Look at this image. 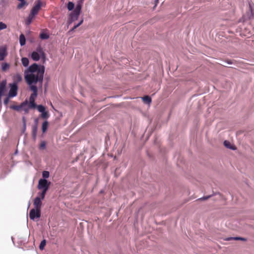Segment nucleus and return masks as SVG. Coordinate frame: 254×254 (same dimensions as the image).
I'll use <instances>...</instances> for the list:
<instances>
[{
    "label": "nucleus",
    "mask_w": 254,
    "mask_h": 254,
    "mask_svg": "<svg viewBox=\"0 0 254 254\" xmlns=\"http://www.w3.org/2000/svg\"><path fill=\"white\" fill-rule=\"evenodd\" d=\"M46 142L45 141H43L40 146H39V149H44L46 148Z\"/></svg>",
    "instance_id": "37"
},
{
    "label": "nucleus",
    "mask_w": 254,
    "mask_h": 254,
    "mask_svg": "<svg viewBox=\"0 0 254 254\" xmlns=\"http://www.w3.org/2000/svg\"><path fill=\"white\" fill-rule=\"evenodd\" d=\"M42 178L41 179L47 180L50 177V173L48 171H43L42 172Z\"/></svg>",
    "instance_id": "24"
},
{
    "label": "nucleus",
    "mask_w": 254,
    "mask_h": 254,
    "mask_svg": "<svg viewBox=\"0 0 254 254\" xmlns=\"http://www.w3.org/2000/svg\"><path fill=\"white\" fill-rule=\"evenodd\" d=\"M39 123V119L36 118L34 119V125L32 127H38Z\"/></svg>",
    "instance_id": "39"
},
{
    "label": "nucleus",
    "mask_w": 254,
    "mask_h": 254,
    "mask_svg": "<svg viewBox=\"0 0 254 254\" xmlns=\"http://www.w3.org/2000/svg\"><path fill=\"white\" fill-rule=\"evenodd\" d=\"M80 13V12L73 10L69 14L67 22L68 26L78 19Z\"/></svg>",
    "instance_id": "3"
},
{
    "label": "nucleus",
    "mask_w": 254,
    "mask_h": 254,
    "mask_svg": "<svg viewBox=\"0 0 254 254\" xmlns=\"http://www.w3.org/2000/svg\"><path fill=\"white\" fill-rule=\"evenodd\" d=\"M235 240H236V241L240 240L242 241L245 242V241H247V239L246 238H244V237L236 236V237H235Z\"/></svg>",
    "instance_id": "35"
},
{
    "label": "nucleus",
    "mask_w": 254,
    "mask_h": 254,
    "mask_svg": "<svg viewBox=\"0 0 254 254\" xmlns=\"http://www.w3.org/2000/svg\"><path fill=\"white\" fill-rule=\"evenodd\" d=\"M29 206H30V203H29V204H28V208L29 207Z\"/></svg>",
    "instance_id": "53"
},
{
    "label": "nucleus",
    "mask_w": 254,
    "mask_h": 254,
    "mask_svg": "<svg viewBox=\"0 0 254 254\" xmlns=\"http://www.w3.org/2000/svg\"><path fill=\"white\" fill-rule=\"evenodd\" d=\"M10 108L16 111H19L20 109H21L20 105H11L10 107Z\"/></svg>",
    "instance_id": "31"
},
{
    "label": "nucleus",
    "mask_w": 254,
    "mask_h": 254,
    "mask_svg": "<svg viewBox=\"0 0 254 254\" xmlns=\"http://www.w3.org/2000/svg\"><path fill=\"white\" fill-rule=\"evenodd\" d=\"M45 71V66L37 63H33L30 65L25 71V80L28 84L30 90L33 92L29 97V101H35V98L37 97L38 88L36 84L39 83L42 86Z\"/></svg>",
    "instance_id": "1"
},
{
    "label": "nucleus",
    "mask_w": 254,
    "mask_h": 254,
    "mask_svg": "<svg viewBox=\"0 0 254 254\" xmlns=\"http://www.w3.org/2000/svg\"><path fill=\"white\" fill-rule=\"evenodd\" d=\"M49 122L47 120L44 121L42 125V131L43 133H45L48 129Z\"/></svg>",
    "instance_id": "13"
},
{
    "label": "nucleus",
    "mask_w": 254,
    "mask_h": 254,
    "mask_svg": "<svg viewBox=\"0 0 254 254\" xmlns=\"http://www.w3.org/2000/svg\"><path fill=\"white\" fill-rule=\"evenodd\" d=\"M7 25L3 22H0V31L6 29Z\"/></svg>",
    "instance_id": "34"
},
{
    "label": "nucleus",
    "mask_w": 254,
    "mask_h": 254,
    "mask_svg": "<svg viewBox=\"0 0 254 254\" xmlns=\"http://www.w3.org/2000/svg\"><path fill=\"white\" fill-rule=\"evenodd\" d=\"M46 240L45 239H43L40 242V244L39 246V248L40 250H43L45 248V247L46 245Z\"/></svg>",
    "instance_id": "25"
},
{
    "label": "nucleus",
    "mask_w": 254,
    "mask_h": 254,
    "mask_svg": "<svg viewBox=\"0 0 254 254\" xmlns=\"http://www.w3.org/2000/svg\"><path fill=\"white\" fill-rule=\"evenodd\" d=\"M42 199L40 198V196H36L33 201L34 207L33 208L41 210V207L42 205Z\"/></svg>",
    "instance_id": "8"
},
{
    "label": "nucleus",
    "mask_w": 254,
    "mask_h": 254,
    "mask_svg": "<svg viewBox=\"0 0 254 254\" xmlns=\"http://www.w3.org/2000/svg\"><path fill=\"white\" fill-rule=\"evenodd\" d=\"M0 104H1V97H0Z\"/></svg>",
    "instance_id": "51"
},
{
    "label": "nucleus",
    "mask_w": 254,
    "mask_h": 254,
    "mask_svg": "<svg viewBox=\"0 0 254 254\" xmlns=\"http://www.w3.org/2000/svg\"><path fill=\"white\" fill-rule=\"evenodd\" d=\"M156 6H155V4H154V6H153V10H154V9H155V8H156Z\"/></svg>",
    "instance_id": "50"
},
{
    "label": "nucleus",
    "mask_w": 254,
    "mask_h": 254,
    "mask_svg": "<svg viewBox=\"0 0 254 254\" xmlns=\"http://www.w3.org/2000/svg\"><path fill=\"white\" fill-rule=\"evenodd\" d=\"M7 54L6 48L5 47H0V61L4 60Z\"/></svg>",
    "instance_id": "9"
},
{
    "label": "nucleus",
    "mask_w": 254,
    "mask_h": 254,
    "mask_svg": "<svg viewBox=\"0 0 254 254\" xmlns=\"http://www.w3.org/2000/svg\"><path fill=\"white\" fill-rule=\"evenodd\" d=\"M41 117L44 119H48L50 116L48 111L45 110L44 111L41 113Z\"/></svg>",
    "instance_id": "22"
},
{
    "label": "nucleus",
    "mask_w": 254,
    "mask_h": 254,
    "mask_svg": "<svg viewBox=\"0 0 254 254\" xmlns=\"http://www.w3.org/2000/svg\"><path fill=\"white\" fill-rule=\"evenodd\" d=\"M36 108L40 113H41L46 110L45 107L43 105H37Z\"/></svg>",
    "instance_id": "29"
},
{
    "label": "nucleus",
    "mask_w": 254,
    "mask_h": 254,
    "mask_svg": "<svg viewBox=\"0 0 254 254\" xmlns=\"http://www.w3.org/2000/svg\"><path fill=\"white\" fill-rule=\"evenodd\" d=\"M76 28H74V26H73L69 31V32H72Z\"/></svg>",
    "instance_id": "49"
},
{
    "label": "nucleus",
    "mask_w": 254,
    "mask_h": 254,
    "mask_svg": "<svg viewBox=\"0 0 254 254\" xmlns=\"http://www.w3.org/2000/svg\"><path fill=\"white\" fill-rule=\"evenodd\" d=\"M28 3L26 0L20 1V2L17 6V8L18 9H21L24 5H27Z\"/></svg>",
    "instance_id": "23"
},
{
    "label": "nucleus",
    "mask_w": 254,
    "mask_h": 254,
    "mask_svg": "<svg viewBox=\"0 0 254 254\" xmlns=\"http://www.w3.org/2000/svg\"><path fill=\"white\" fill-rule=\"evenodd\" d=\"M51 182L46 179H39L37 188L39 190H47L49 189Z\"/></svg>",
    "instance_id": "5"
},
{
    "label": "nucleus",
    "mask_w": 254,
    "mask_h": 254,
    "mask_svg": "<svg viewBox=\"0 0 254 254\" xmlns=\"http://www.w3.org/2000/svg\"><path fill=\"white\" fill-rule=\"evenodd\" d=\"M38 127H32V134H37Z\"/></svg>",
    "instance_id": "38"
},
{
    "label": "nucleus",
    "mask_w": 254,
    "mask_h": 254,
    "mask_svg": "<svg viewBox=\"0 0 254 254\" xmlns=\"http://www.w3.org/2000/svg\"><path fill=\"white\" fill-rule=\"evenodd\" d=\"M6 83L7 82L6 79L2 80L1 83H0V86L6 87Z\"/></svg>",
    "instance_id": "40"
},
{
    "label": "nucleus",
    "mask_w": 254,
    "mask_h": 254,
    "mask_svg": "<svg viewBox=\"0 0 254 254\" xmlns=\"http://www.w3.org/2000/svg\"><path fill=\"white\" fill-rule=\"evenodd\" d=\"M225 241H229L231 240H235V237H227L224 239Z\"/></svg>",
    "instance_id": "41"
},
{
    "label": "nucleus",
    "mask_w": 254,
    "mask_h": 254,
    "mask_svg": "<svg viewBox=\"0 0 254 254\" xmlns=\"http://www.w3.org/2000/svg\"><path fill=\"white\" fill-rule=\"evenodd\" d=\"M22 79V76L20 74H16L14 76V81L13 82H16L18 85V83L20 82Z\"/></svg>",
    "instance_id": "19"
},
{
    "label": "nucleus",
    "mask_w": 254,
    "mask_h": 254,
    "mask_svg": "<svg viewBox=\"0 0 254 254\" xmlns=\"http://www.w3.org/2000/svg\"><path fill=\"white\" fill-rule=\"evenodd\" d=\"M41 0H37L35 1V5L30 11V14L33 16L36 15L42 6Z\"/></svg>",
    "instance_id": "7"
},
{
    "label": "nucleus",
    "mask_w": 254,
    "mask_h": 254,
    "mask_svg": "<svg viewBox=\"0 0 254 254\" xmlns=\"http://www.w3.org/2000/svg\"><path fill=\"white\" fill-rule=\"evenodd\" d=\"M6 90V87L0 86V97H2Z\"/></svg>",
    "instance_id": "28"
},
{
    "label": "nucleus",
    "mask_w": 254,
    "mask_h": 254,
    "mask_svg": "<svg viewBox=\"0 0 254 254\" xmlns=\"http://www.w3.org/2000/svg\"><path fill=\"white\" fill-rule=\"evenodd\" d=\"M141 99L144 102V103L148 105H149L152 102L151 98L148 95H145L142 97Z\"/></svg>",
    "instance_id": "12"
},
{
    "label": "nucleus",
    "mask_w": 254,
    "mask_h": 254,
    "mask_svg": "<svg viewBox=\"0 0 254 254\" xmlns=\"http://www.w3.org/2000/svg\"><path fill=\"white\" fill-rule=\"evenodd\" d=\"M21 63H22V65L24 66V67H27V68L28 67V65H29V59L26 58V57H23L21 58ZM30 66H29V67Z\"/></svg>",
    "instance_id": "17"
},
{
    "label": "nucleus",
    "mask_w": 254,
    "mask_h": 254,
    "mask_svg": "<svg viewBox=\"0 0 254 254\" xmlns=\"http://www.w3.org/2000/svg\"><path fill=\"white\" fill-rule=\"evenodd\" d=\"M19 44L21 46H23L26 44V38L25 35L22 33L19 36Z\"/></svg>",
    "instance_id": "14"
},
{
    "label": "nucleus",
    "mask_w": 254,
    "mask_h": 254,
    "mask_svg": "<svg viewBox=\"0 0 254 254\" xmlns=\"http://www.w3.org/2000/svg\"><path fill=\"white\" fill-rule=\"evenodd\" d=\"M249 10L252 12L253 8H252V4L251 2H249Z\"/></svg>",
    "instance_id": "45"
},
{
    "label": "nucleus",
    "mask_w": 254,
    "mask_h": 254,
    "mask_svg": "<svg viewBox=\"0 0 254 254\" xmlns=\"http://www.w3.org/2000/svg\"><path fill=\"white\" fill-rule=\"evenodd\" d=\"M9 0H0V8H5L8 5Z\"/></svg>",
    "instance_id": "16"
},
{
    "label": "nucleus",
    "mask_w": 254,
    "mask_h": 254,
    "mask_svg": "<svg viewBox=\"0 0 254 254\" xmlns=\"http://www.w3.org/2000/svg\"><path fill=\"white\" fill-rule=\"evenodd\" d=\"M225 62L229 64H231L233 63L232 61H231V60H227V61H225Z\"/></svg>",
    "instance_id": "47"
},
{
    "label": "nucleus",
    "mask_w": 254,
    "mask_h": 254,
    "mask_svg": "<svg viewBox=\"0 0 254 254\" xmlns=\"http://www.w3.org/2000/svg\"><path fill=\"white\" fill-rule=\"evenodd\" d=\"M66 7L68 11H72L75 7V4L72 1H68L67 3Z\"/></svg>",
    "instance_id": "15"
},
{
    "label": "nucleus",
    "mask_w": 254,
    "mask_h": 254,
    "mask_svg": "<svg viewBox=\"0 0 254 254\" xmlns=\"http://www.w3.org/2000/svg\"><path fill=\"white\" fill-rule=\"evenodd\" d=\"M34 16H33V15H31L30 13L28 15V16L27 17V19L25 21V24L27 25H30L32 21V19Z\"/></svg>",
    "instance_id": "20"
},
{
    "label": "nucleus",
    "mask_w": 254,
    "mask_h": 254,
    "mask_svg": "<svg viewBox=\"0 0 254 254\" xmlns=\"http://www.w3.org/2000/svg\"><path fill=\"white\" fill-rule=\"evenodd\" d=\"M22 123H23V126L26 125V119L24 116L22 117Z\"/></svg>",
    "instance_id": "43"
},
{
    "label": "nucleus",
    "mask_w": 254,
    "mask_h": 254,
    "mask_svg": "<svg viewBox=\"0 0 254 254\" xmlns=\"http://www.w3.org/2000/svg\"><path fill=\"white\" fill-rule=\"evenodd\" d=\"M30 109V108H29V107L28 106L27 107L23 108V110L25 113H28Z\"/></svg>",
    "instance_id": "42"
},
{
    "label": "nucleus",
    "mask_w": 254,
    "mask_h": 254,
    "mask_svg": "<svg viewBox=\"0 0 254 254\" xmlns=\"http://www.w3.org/2000/svg\"><path fill=\"white\" fill-rule=\"evenodd\" d=\"M17 153V150H16L15 152V154H16Z\"/></svg>",
    "instance_id": "52"
},
{
    "label": "nucleus",
    "mask_w": 254,
    "mask_h": 254,
    "mask_svg": "<svg viewBox=\"0 0 254 254\" xmlns=\"http://www.w3.org/2000/svg\"><path fill=\"white\" fill-rule=\"evenodd\" d=\"M9 64L7 63H2L1 64V70L3 71H5L6 70L9 69Z\"/></svg>",
    "instance_id": "21"
},
{
    "label": "nucleus",
    "mask_w": 254,
    "mask_h": 254,
    "mask_svg": "<svg viewBox=\"0 0 254 254\" xmlns=\"http://www.w3.org/2000/svg\"><path fill=\"white\" fill-rule=\"evenodd\" d=\"M10 89L8 95L12 98L17 95V91L18 89V85L16 82H12L9 84Z\"/></svg>",
    "instance_id": "4"
},
{
    "label": "nucleus",
    "mask_w": 254,
    "mask_h": 254,
    "mask_svg": "<svg viewBox=\"0 0 254 254\" xmlns=\"http://www.w3.org/2000/svg\"><path fill=\"white\" fill-rule=\"evenodd\" d=\"M42 190L41 192H39L38 194L40 195V198L43 200L45 197V195L47 193V191L48 190Z\"/></svg>",
    "instance_id": "26"
},
{
    "label": "nucleus",
    "mask_w": 254,
    "mask_h": 254,
    "mask_svg": "<svg viewBox=\"0 0 254 254\" xmlns=\"http://www.w3.org/2000/svg\"><path fill=\"white\" fill-rule=\"evenodd\" d=\"M159 0H155L154 1V4H155V6H157Z\"/></svg>",
    "instance_id": "48"
},
{
    "label": "nucleus",
    "mask_w": 254,
    "mask_h": 254,
    "mask_svg": "<svg viewBox=\"0 0 254 254\" xmlns=\"http://www.w3.org/2000/svg\"><path fill=\"white\" fill-rule=\"evenodd\" d=\"M83 18H82L77 24L74 25V28H77L80 26L83 23Z\"/></svg>",
    "instance_id": "33"
},
{
    "label": "nucleus",
    "mask_w": 254,
    "mask_h": 254,
    "mask_svg": "<svg viewBox=\"0 0 254 254\" xmlns=\"http://www.w3.org/2000/svg\"><path fill=\"white\" fill-rule=\"evenodd\" d=\"M83 0H78L75 7L74 10L77 11L78 12H81V9L83 3Z\"/></svg>",
    "instance_id": "10"
},
{
    "label": "nucleus",
    "mask_w": 254,
    "mask_h": 254,
    "mask_svg": "<svg viewBox=\"0 0 254 254\" xmlns=\"http://www.w3.org/2000/svg\"><path fill=\"white\" fill-rule=\"evenodd\" d=\"M32 139L34 141H35L36 140L37 138V134H32Z\"/></svg>",
    "instance_id": "46"
},
{
    "label": "nucleus",
    "mask_w": 254,
    "mask_h": 254,
    "mask_svg": "<svg viewBox=\"0 0 254 254\" xmlns=\"http://www.w3.org/2000/svg\"><path fill=\"white\" fill-rule=\"evenodd\" d=\"M62 1H64V0H61Z\"/></svg>",
    "instance_id": "54"
},
{
    "label": "nucleus",
    "mask_w": 254,
    "mask_h": 254,
    "mask_svg": "<svg viewBox=\"0 0 254 254\" xmlns=\"http://www.w3.org/2000/svg\"><path fill=\"white\" fill-rule=\"evenodd\" d=\"M37 106V105L36 104L35 101H29V103L28 105L29 108L35 109L36 108Z\"/></svg>",
    "instance_id": "27"
},
{
    "label": "nucleus",
    "mask_w": 254,
    "mask_h": 254,
    "mask_svg": "<svg viewBox=\"0 0 254 254\" xmlns=\"http://www.w3.org/2000/svg\"><path fill=\"white\" fill-rule=\"evenodd\" d=\"M39 37L42 40H47L49 38V34L45 32H42L40 33Z\"/></svg>",
    "instance_id": "18"
},
{
    "label": "nucleus",
    "mask_w": 254,
    "mask_h": 254,
    "mask_svg": "<svg viewBox=\"0 0 254 254\" xmlns=\"http://www.w3.org/2000/svg\"><path fill=\"white\" fill-rule=\"evenodd\" d=\"M29 218L31 220L35 221L36 219H39L41 216V210L32 208L29 213Z\"/></svg>",
    "instance_id": "6"
},
{
    "label": "nucleus",
    "mask_w": 254,
    "mask_h": 254,
    "mask_svg": "<svg viewBox=\"0 0 254 254\" xmlns=\"http://www.w3.org/2000/svg\"><path fill=\"white\" fill-rule=\"evenodd\" d=\"M223 144L227 148L230 149L232 150H236V147L232 145L231 143L228 140H224L223 142Z\"/></svg>",
    "instance_id": "11"
},
{
    "label": "nucleus",
    "mask_w": 254,
    "mask_h": 254,
    "mask_svg": "<svg viewBox=\"0 0 254 254\" xmlns=\"http://www.w3.org/2000/svg\"><path fill=\"white\" fill-rule=\"evenodd\" d=\"M26 125H23V128H22V132L23 133H24L26 131Z\"/></svg>",
    "instance_id": "44"
},
{
    "label": "nucleus",
    "mask_w": 254,
    "mask_h": 254,
    "mask_svg": "<svg viewBox=\"0 0 254 254\" xmlns=\"http://www.w3.org/2000/svg\"><path fill=\"white\" fill-rule=\"evenodd\" d=\"M28 104V101L27 99H26L24 101L20 103V106L21 109H23L24 108H25Z\"/></svg>",
    "instance_id": "32"
},
{
    "label": "nucleus",
    "mask_w": 254,
    "mask_h": 254,
    "mask_svg": "<svg viewBox=\"0 0 254 254\" xmlns=\"http://www.w3.org/2000/svg\"><path fill=\"white\" fill-rule=\"evenodd\" d=\"M31 58L35 62L39 61L41 59L43 63H45L47 59L46 55L40 45L31 53Z\"/></svg>",
    "instance_id": "2"
},
{
    "label": "nucleus",
    "mask_w": 254,
    "mask_h": 254,
    "mask_svg": "<svg viewBox=\"0 0 254 254\" xmlns=\"http://www.w3.org/2000/svg\"><path fill=\"white\" fill-rule=\"evenodd\" d=\"M12 98L11 97H10L9 95H7V96L4 98L3 103L5 105H7L9 101V98Z\"/></svg>",
    "instance_id": "36"
},
{
    "label": "nucleus",
    "mask_w": 254,
    "mask_h": 254,
    "mask_svg": "<svg viewBox=\"0 0 254 254\" xmlns=\"http://www.w3.org/2000/svg\"><path fill=\"white\" fill-rule=\"evenodd\" d=\"M216 194H219V192H216L215 193H213L212 194L208 195L206 196H203V197H200V198H198V199L201 200H206V199L210 198L212 195H216Z\"/></svg>",
    "instance_id": "30"
}]
</instances>
